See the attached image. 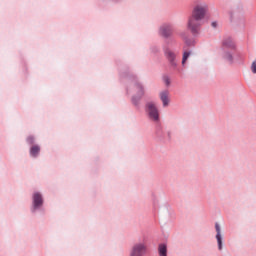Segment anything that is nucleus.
<instances>
[{"mask_svg":"<svg viewBox=\"0 0 256 256\" xmlns=\"http://www.w3.org/2000/svg\"><path fill=\"white\" fill-rule=\"evenodd\" d=\"M136 89L138 91V97H143L144 95L143 86H141V84H137Z\"/></svg>","mask_w":256,"mask_h":256,"instance_id":"obj_14","label":"nucleus"},{"mask_svg":"<svg viewBox=\"0 0 256 256\" xmlns=\"http://www.w3.org/2000/svg\"><path fill=\"white\" fill-rule=\"evenodd\" d=\"M187 29H189L191 33H199V29H201V20L194 18V16H190L187 22Z\"/></svg>","mask_w":256,"mask_h":256,"instance_id":"obj_3","label":"nucleus"},{"mask_svg":"<svg viewBox=\"0 0 256 256\" xmlns=\"http://www.w3.org/2000/svg\"><path fill=\"white\" fill-rule=\"evenodd\" d=\"M189 55H191V52L184 51L183 58H182V65H185V62L187 61V59H189Z\"/></svg>","mask_w":256,"mask_h":256,"instance_id":"obj_13","label":"nucleus"},{"mask_svg":"<svg viewBox=\"0 0 256 256\" xmlns=\"http://www.w3.org/2000/svg\"><path fill=\"white\" fill-rule=\"evenodd\" d=\"M185 44L188 45L189 47H191V45H195V41L194 40H189L186 37H183Z\"/></svg>","mask_w":256,"mask_h":256,"instance_id":"obj_15","label":"nucleus"},{"mask_svg":"<svg viewBox=\"0 0 256 256\" xmlns=\"http://www.w3.org/2000/svg\"><path fill=\"white\" fill-rule=\"evenodd\" d=\"M225 59H227V61H229L230 63L233 62V56H232L231 54H229V53H227V54L225 55Z\"/></svg>","mask_w":256,"mask_h":256,"instance_id":"obj_17","label":"nucleus"},{"mask_svg":"<svg viewBox=\"0 0 256 256\" xmlns=\"http://www.w3.org/2000/svg\"><path fill=\"white\" fill-rule=\"evenodd\" d=\"M208 11L209 6L207 5V3H198L193 7L191 16L194 19H200V21H203V19H205V17L207 16Z\"/></svg>","mask_w":256,"mask_h":256,"instance_id":"obj_1","label":"nucleus"},{"mask_svg":"<svg viewBox=\"0 0 256 256\" xmlns=\"http://www.w3.org/2000/svg\"><path fill=\"white\" fill-rule=\"evenodd\" d=\"M27 142L30 144V145H33V143H35V138H33L32 136H29L27 138Z\"/></svg>","mask_w":256,"mask_h":256,"instance_id":"obj_18","label":"nucleus"},{"mask_svg":"<svg viewBox=\"0 0 256 256\" xmlns=\"http://www.w3.org/2000/svg\"><path fill=\"white\" fill-rule=\"evenodd\" d=\"M159 33L162 37H171L173 35V27L169 24H164L160 27Z\"/></svg>","mask_w":256,"mask_h":256,"instance_id":"obj_5","label":"nucleus"},{"mask_svg":"<svg viewBox=\"0 0 256 256\" xmlns=\"http://www.w3.org/2000/svg\"><path fill=\"white\" fill-rule=\"evenodd\" d=\"M33 203H34L35 209H37V207H41V205H43V196H41V194H39V192L34 193Z\"/></svg>","mask_w":256,"mask_h":256,"instance_id":"obj_8","label":"nucleus"},{"mask_svg":"<svg viewBox=\"0 0 256 256\" xmlns=\"http://www.w3.org/2000/svg\"><path fill=\"white\" fill-rule=\"evenodd\" d=\"M147 255V243L138 242L135 243L130 249L129 256H145Z\"/></svg>","mask_w":256,"mask_h":256,"instance_id":"obj_2","label":"nucleus"},{"mask_svg":"<svg viewBox=\"0 0 256 256\" xmlns=\"http://www.w3.org/2000/svg\"><path fill=\"white\" fill-rule=\"evenodd\" d=\"M224 47H229L230 49H235V43L231 38H228L223 41Z\"/></svg>","mask_w":256,"mask_h":256,"instance_id":"obj_12","label":"nucleus"},{"mask_svg":"<svg viewBox=\"0 0 256 256\" xmlns=\"http://www.w3.org/2000/svg\"><path fill=\"white\" fill-rule=\"evenodd\" d=\"M215 229H216V239L218 243V249L221 251L223 249V236L221 235V226H219L217 223L215 224Z\"/></svg>","mask_w":256,"mask_h":256,"instance_id":"obj_6","label":"nucleus"},{"mask_svg":"<svg viewBox=\"0 0 256 256\" xmlns=\"http://www.w3.org/2000/svg\"><path fill=\"white\" fill-rule=\"evenodd\" d=\"M160 99L163 103L164 107H167L169 105V91H164L160 93Z\"/></svg>","mask_w":256,"mask_h":256,"instance_id":"obj_9","label":"nucleus"},{"mask_svg":"<svg viewBox=\"0 0 256 256\" xmlns=\"http://www.w3.org/2000/svg\"><path fill=\"white\" fill-rule=\"evenodd\" d=\"M40 151H41V148L37 145H34L30 148V155L32 157H37V155H39Z\"/></svg>","mask_w":256,"mask_h":256,"instance_id":"obj_10","label":"nucleus"},{"mask_svg":"<svg viewBox=\"0 0 256 256\" xmlns=\"http://www.w3.org/2000/svg\"><path fill=\"white\" fill-rule=\"evenodd\" d=\"M211 26L214 28L217 27V22H212Z\"/></svg>","mask_w":256,"mask_h":256,"instance_id":"obj_19","label":"nucleus"},{"mask_svg":"<svg viewBox=\"0 0 256 256\" xmlns=\"http://www.w3.org/2000/svg\"><path fill=\"white\" fill-rule=\"evenodd\" d=\"M163 81H164L165 85H167V86L171 85V79H169V76H164Z\"/></svg>","mask_w":256,"mask_h":256,"instance_id":"obj_16","label":"nucleus"},{"mask_svg":"<svg viewBox=\"0 0 256 256\" xmlns=\"http://www.w3.org/2000/svg\"><path fill=\"white\" fill-rule=\"evenodd\" d=\"M158 253H159V256H167V245L160 244L158 246Z\"/></svg>","mask_w":256,"mask_h":256,"instance_id":"obj_11","label":"nucleus"},{"mask_svg":"<svg viewBox=\"0 0 256 256\" xmlns=\"http://www.w3.org/2000/svg\"><path fill=\"white\" fill-rule=\"evenodd\" d=\"M147 111L150 119L152 121H159V111L157 110V107L152 102H149L147 104Z\"/></svg>","mask_w":256,"mask_h":256,"instance_id":"obj_4","label":"nucleus"},{"mask_svg":"<svg viewBox=\"0 0 256 256\" xmlns=\"http://www.w3.org/2000/svg\"><path fill=\"white\" fill-rule=\"evenodd\" d=\"M165 56L172 67H177V62L175 61V53L173 51L167 49L165 51Z\"/></svg>","mask_w":256,"mask_h":256,"instance_id":"obj_7","label":"nucleus"}]
</instances>
